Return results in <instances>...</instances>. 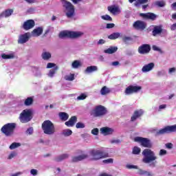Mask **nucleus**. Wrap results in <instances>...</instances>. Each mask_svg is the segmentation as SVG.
Returning <instances> with one entry per match:
<instances>
[{
    "label": "nucleus",
    "instance_id": "obj_57",
    "mask_svg": "<svg viewBox=\"0 0 176 176\" xmlns=\"http://www.w3.org/2000/svg\"><path fill=\"white\" fill-rule=\"evenodd\" d=\"M53 67H56V64L52 63H49L47 65V68H53Z\"/></svg>",
    "mask_w": 176,
    "mask_h": 176
},
{
    "label": "nucleus",
    "instance_id": "obj_63",
    "mask_svg": "<svg viewBox=\"0 0 176 176\" xmlns=\"http://www.w3.org/2000/svg\"><path fill=\"white\" fill-rule=\"evenodd\" d=\"M175 71H176L175 67H172V68H170V69H169L168 72H169L170 74H173V72H175Z\"/></svg>",
    "mask_w": 176,
    "mask_h": 176
},
{
    "label": "nucleus",
    "instance_id": "obj_48",
    "mask_svg": "<svg viewBox=\"0 0 176 176\" xmlns=\"http://www.w3.org/2000/svg\"><path fill=\"white\" fill-rule=\"evenodd\" d=\"M102 163H104V164H109L111 163H113V159L112 158H109L107 160H104L102 161Z\"/></svg>",
    "mask_w": 176,
    "mask_h": 176
},
{
    "label": "nucleus",
    "instance_id": "obj_41",
    "mask_svg": "<svg viewBox=\"0 0 176 176\" xmlns=\"http://www.w3.org/2000/svg\"><path fill=\"white\" fill-rule=\"evenodd\" d=\"M2 58H3L4 60H8L9 58H14V56L12 55V54H3L1 55Z\"/></svg>",
    "mask_w": 176,
    "mask_h": 176
},
{
    "label": "nucleus",
    "instance_id": "obj_36",
    "mask_svg": "<svg viewBox=\"0 0 176 176\" xmlns=\"http://www.w3.org/2000/svg\"><path fill=\"white\" fill-rule=\"evenodd\" d=\"M72 68L77 69L79 67H82V63L79 60H74L72 64Z\"/></svg>",
    "mask_w": 176,
    "mask_h": 176
},
{
    "label": "nucleus",
    "instance_id": "obj_2",
    "mask_svg": "<svg viewBox=\"0 0 176 176\" xmlns=\"http://www.w3.org/2000/svg\"><path fill=\"white\" fill-rule=\"evenodd\" d=\"M106 113H108V110L101 104L96 106L90 111V115L92 118H102L105 116Z\"/></svg>",
    "mask_w": 176,
    "mask_h": 176
},
{
    "label": "nucleus",
    "instance_id": "obj_47",
    "mask_svg": "<svg viewBox=\"0 0 176 176\" xmlns=\"http://www.w3.org/2000/svg\"><path fill=\"white\" fill-rule=\"evenodd\" d=\"M153 50H155V52H159V53H160V54H163V50H162V49H160V47H158L156 45L153 46Z\"/></svg>",
    "mask_w": 176,
    "mask_h": 176
},
{
    "label": "nucleus",
    "instance_id": "obj_23",
    "mask_svg": "<svg viewBox=\"0 0 176 176\" xmlns=\"http://www.w3.org/2000/svg\"><path fill=\"white\" fill-rule=\"evenodd\" d=\"M43 33V28L42 27L36 28L32 32V34L33 35V36H41Z\"/></svg>",
    "mask_w": 176,
    "mask_h": 176
},
{
    "label": "nucleus",
    "instance_id": "obj_9",
    "mask_svg": "<svg viewBox=\"0 0 176 176\" xmlns=\"http://www.w3.org/2000/svg\"><path fill=\"white\" fill-rule=\"evenodd\" d=\"M134 141L139 142L144 148H152V142L148 138L138 136L134 138Z\"/></svg>",
    "mask_w": 176,
    "mask_h": 176
},
{
    "label": "nucleus",
    "instance_id": "obj_24",
    "mask_svg": "<svg viewBox=\"0 0 176 176\" xmlns=\"http://www.w3.org/2000/svg\"><path fill=\"white\" fill-rule=\"evenodd\" d=\"M154 67H155V63H150L144 65L142 67V72H149V71H152V69H153Z\"/></svg>",
    "mask_w": 176,
    "mask_h": 176
},
{
    "label": "nucleus",
    "instance_id": "obj_50",
    "mask_svg": "<svg viewBox=\"0 0 176 176\" xmlns=\"http://www.w3.org/2000/svg\"><path fill=\"white\" fill-rule=\"evenodd\" d=\"M159 155H160V156H164L165 155H167V151H166L164 149H161L160 151Z\"/></svg>",
    "mask_w": 176,
    "mask_h": 176
},
{
    "label": "nucleus",
    "instance_id": "obj_5",
    "mask_svg": "<svg viewBox=\"0 0 176 176\" xmlns=\"http://www.w3.org/2000/svg\"><path fill=\"white\" fill-rule=\"evenodd\" d=\"M89 156L91 160L96 162L97 160H101V159L108 157V153H105L101 150L92 149L89 151Z\"/></svg>",
    "mask_w": 176,
    "mask_h": 176
},
{
    "label": "nucleus",
    "instance_id": "obj_28",
    "mask_svg": "<svg viewBox=\"0 0 176 176\" xmlns=\"http://www.w3.org/2000/svg\"><path fill=\"white\" fill-rule=\"evenodd\" d=\"M58 116L62 122H66V120H68V118H69V115L65 112H60Z\"/></svg>",
    "mask_w": 176,
    "mask_h": 176
},
{
    "label": "nucleus",
    "instance_id": "obj_60",
    "mask_svg": "<svg viewBox=\"0 0 176 176\" xmlns=\"http://www.w3.org/2000/svg\"><path fill=\"white\" fill-rule=\"evenodd\" d=\"M104 43H105V40L104 39H100L98 41V45H104Z\"/></svg>",
    "mask_w": 176,
    "mask_h": 176
},
{
    "label": "nucleus",
    "instance_id": "obj_26",
    "mask_svg": "<svg viewBox=\"0 0 176 176\" xmlns=\"http://www.w3.org/2000/svg\"><path fill=\"white\" fill-rule=\"evenodd\" d=\"M69 157V154H62L58 157H56L54 160L55 162H63V160H65V159H68Z\"/></svg>",
    "mask_w": 176,
    "mask_h": 176
},
{
    "label": "nucleus",
    "instance_id": "obj_3",
    "mask_svg": "<svg viewBox=\"0 0 176 176\" xmlns=\"http://www.w3.org/2000/svg\"><path fill=\"white\" fill-rule=\"evenodd\" d=\"M63 6L67 19H72L75 16V7L72 3L66 0H62Z\"/></svg>",
    "mask_w": 176,
    "mask_h": 176
},
{
    "label": "nucleus",
    "instance_id": "obj_30",
    "mask_svg": "<svg viewBox=\"0 0 176 176\" xmlns=\"http://www.w3.org/2000/svg\"><path fill=\"white\" fill-rule=\"evenodd\" d=\"M148 2H149V0H137L134 3V6H135V8H140L141 5H145V3H148Z\"/></svg>",
    "mask_w": 176,
    "mask_h": 176
},
{
    "label": "nucleus",
    "instance_id": "obj_12",
    "mask_svg": "<svg viewBox=\"0 0 176 176\" xmlns=\"http://www.w3.org/2000/svg\"><path fill=\"white\" fill-rule=\"evenodd\" d=\"M151 45L149 44H142L139 46L138 52L139 54H148L151 52Z\"/></svg>",
    "mask_w": 176,
    "mask_h": 176
},
{
    "label": "nucleus",
    "instance_id": "obj_4",
    "mask_svg": "<svg viewBox=\"0 0 176 176\" xmlns=\"http://www.w3.org/2000/svg\"><path fill=\"white\" fill-rule=\"evenodd\" d=\"M142 153L143 156H144L142 159V162L146 164L151 163V162H155V160L157 159V157H156L155 155V152L151 149L146 148L142 151Z\"/></svg>",
    "mask_w": 176,
    "mask_h": 176
},
{
    "label": "nucleus",
    "instance_id": "obj_6",
    "mask_svg": "<svg viewBox=\"0 0 176 176\" xmlns=\"http://www.w3.org/2000/svg\"><path fill=\"white\" fill-rule=\"evenodd\" d=\"M83 35L81 32H72V31H63L58 34V37L60 39L63 38H69L70 39H76V38H80Z\"/></svg>",
    "mask_w": 176,
    "mask_h": 176
},
{
    "label": "nucleus",
    "instance_id": "obj_20",
    "mask_svg": "<svg viewBox=\"0 0 176 176\" xmlns=\"http://www.w3.org/2000/svg\"><path fill=\"white\" fill-rule=\"evenodd\" d=\"M162 32H163L162 25H156L153 30L152 34L153 36H156V35H159L160 34H162Z\"/></svg>",
    "mask_w": 176,
    "mask_h": 176
},
{
    "label": "nucleus",
    "instance_id": "obj_21",
    "mask_svg": "<svg viewBox=\"0 0 176 176\" xmlns=\"http://www.w3.org/2000/svg\"><path fill=\"white\" fill-rule=\"evenodd\" d=\"M13 9H8L4 10L2 13L0 14V19H2L3 17H10V16H12L13 14Z\"/></svg>",
    "mask_w": 176,
    "mask_h": 176
},
{
    "label": "nucleus",
    "instance_id": "obj_58",
    "mask_svg": "<svg viewBox=\"0 0 176 176\" xmlns=\"http://www.w3.org/2000/svg\"><path fill=\"white\" fill-rule=\"evenodd\" d=\"M113 27H115V24L114 23H107V28H108V29L113 28Z\"/></svg>",
    "mask_w": 176,
    "mask_h": 176
},
{
    "label": "nucleus",
    "instance_id": "obj_59",
    "mask_svg": "<svg viewBox=\"0 0 176 176\" xmlns=\"http://www.w3.org/2000/svg\"><path fill=\"white\" fill-rule=\"evenodd\" d=\"M170 30H171V31H175V30H176V23H173V25H170Z\"/></svg>",
    "mask_w": 176,
    "mask_h": 176
},
{
    "label": "nucleus",
    "instance_id": "obj_31",
    "mask_svg": "<svg viewBox=\"0 0 176 176\" xmlns=\"http://www.w3.org/2000/svg\"><path fill=\"white\" fill-rule=\"evenodd\" d=\"M34 104V98L33 97H28L24 101V105L25 107H30Z\"/></svg>",
    "mask_w": 176,
    "mask_h": 176
},
{
    "label": "nucleus",
    "instance_id": "obj_7",
    "mask_svg": "<svg viewBox=\"0 0 176 176\" xmlns=\"http://www.w3.org/2000/svg\"><path fill=\"white\" fill-rule=\"evenodd\" d=\"M16 129V123H8L4 124L1 129V131L6 135V137H10L14 133V130Z\"/></svg>",
    "mask_w": 176,
    "mask_h": 176
},
{
    "label": "nucleus",
    "instance_id": "obj_39",
    "mask_svg": "<svg viewBox=\"0 0 176 176\" xmlns=\"http://www.w3.org/2000/svg\"><path fill=\"white\" fill-rule=\"evenodd\" d=\"M132 153L133 155H140V153H141V148L138 146H134L133 148Z\"/></svg>",
    "mask_w": 176,
    "mask_h": 176
},
{
    "label": "nucleus",
    "instance_id": "obj_35",
    "mask_svg": "<svg viewBox=\"0 0 176 176\" xmlns=\"http://www.w3.org/2000/svg\"><path fill=\"white\" fill-rule=\"evenodd\" d=\"M57 71H58V67L56 66V67H54V68L50 70L48 76H50V78H53L54 76V74H56V72H57Z\"/></svg>",
    "mask_w": 176,
    "mask_h": 176
},
{
    "label": "nucleus",
    "instance_id": "obj_8",
    "mask_svg": "<svg viewBox=\"0 0 176 176\" xmlns=\"http://www.w3.org/2000/svg\"><path fill=\"white\" fill-rule=\"evenodd\" d=\"M32 120V111L31 109L23 110L19 116V120L21 123H28Z\"/></svg>",
    "mask_w": 176,
    "mask_h": 176
},
{
    "label": "nucleus",
    "instance_id": "obj_45",
    "mask_svg": "<svg viewBox=\"0 0 176 176\" xmlns=\"http://www.w3.org/2000/svg\"><path fill=\"white\" fill-rule=\"evenodd\" d=\"M102 20H106L107 21H112V17L108 14L102 16Z\"/></svg>",
    "mask_w": 176,
    "mask_h": 176
},
{
    "label": "nucleus",
    "instance_id": "obj_40",
    "mask_svg": "<svg viewBox=\"0 0 176 176\" xmlns=\"http://www.w3.org/2000/svg\"><path fill=\"white\" fill-rule=\"evenodd\" d=\"M139 173L140 175L152 176V173L146 170H140Z\"/></svg>",
    "mask_w": 176,
    "mask_h": 176
},
{
    "label": "nucleus",
    "instance_id": "obj_55",
    "mask_svg": "<svg viewBox=\"0 0 176 176\" xmlns=\"http://www.w3.org/2000/svg\"><path fill=\"white\" fill-rule=\"evenodd\" d=\"M26 133H27L28 134H32V133H34V128L30 127V128L28 129V130L26 131Z\"/></svg>",
    "mask_w": 176,
    "mask_h": 176
},
{
    "label": "nucleus",
    "instance_id": "obj_37",
    "mask_svg": "<svg viewBox=\"0 0 176 176\" xmlns=\"http://www.w3.org/2000/svg\"><path fill=\"white\" fill-rule=\"evenodd\" d=\"M62 134L65 137H69V135H72V131L71 129H66L63 131Z\"/></svg>",
    "mask_w": 176,
    "mask_h": 176
},
{
    "label": "nucleus",
    "instance_id": "obj_13",
    "mask_svg": "<svg viewBox=\"0 0 176 176\" xmlns=\"http://www.w3.org/2000/svg\"><path fill=\"white\" fill-rule=\"evenodd\" d=\"M78 153H81V155L78 156H73L72 157V163H78V162H82V160H85V159L89 157V155L83 153L82 151H78Z\"/></svg>",
    "mask_w": 176,
    "mask_h": 176
},
{
    "label": "nucleus",
    "instance_id": "obj_14",
    "mask_svg": "<svg viewBox=\"0 0 176 176\" xmlns=\"http://www.w3.org/2000/svg\"><path fill=\"white\" fill-rule=\"evenodd\" d=\"M133 27L135 30L144 31L146 28V23L144 21H136L133 23Z\"/></svg>",
    "mask_w": 176,
    "mask_h": 176
},
{
    "label": "nucleus",
    "instance_id": "obj_27",
    "mask_svg": "<svg viewBox=\"0 0 176 176\" xmlns=\"http://www.w3.org/2000/svg\"><path fill=\"white\" fill-rule=\"evenodd\" d=\"M118 52V47H110L107 50H104V53L107 54H113V53H116Z\"/></svg>",
    "mask_w": 176,
    "mask_h": 176
},
{
    "label": "nucleus",
    "instance_id": "obj_61",
    "mask_svg": "<svg viewBox=\"0 0 176 176\" xmlns=\"http://www.w3.org/2000/svg\"><path fill=\"white\" fill-rule=\"evenodd\" d=\"M119 65H120L119 61H114V62H112V63H111V65H113V67H116Z\"/></svg>",
    "mask_w": 176,
    "mask_h": 176
},
{
    "label": "nucleus",
    "instance_id": "obj_10",
    "mask_svg": "<svg viewBox=\"0 0 176 176\" xmlns=\"http://www.w3.org/2000/svg\"><path fill=\"white\" fill-rule=\"evenodd\" d=\"M176 124L166 126L164 128L160 129L155 133V135H163L164 134H170V133H175Z\"/></svg>",
    "mask_w": 176,
    "mask_h": 176
},
{
    "label": "nucleus",
    "instance_id": "obj_44",
    "mask_svg": "<svg viewBox=\"0 0 176 176\" xmlns=\"http://www.w3.org/2000/svg\"><path fill=\"white\" fill-rule=\"evenodd\" d=\"M86 98H87V96L85 94H81L79 96L77 97V100L78 101L86 100Z\"/></svg>",
    "mask_w": 176,
    "mask_h": 176
},
{
    "label": "nucleus",
    "instance_id": "obj_18",
    "mask_svg": "<svg viewBox=\"0 0 176 176\" xmlns=\"http://www.w3.org/2000/svg\"><path fill=\"white\" fill-rule=\"evenodd\" d=\"M142 115H144V111H142V110H135L131 118V122H135L138 118H141Z\"/></svg>",
    "mask_w": 176,
    "mask_h": 176
},
{
    "label": "nucleus",
    "instance_id": "obj_38",
    "mask_svg": "<svg viewBox=\"0 0 176 176\" xmlns=\"http://www.w3.org/2000/svg\"><path fill=\"white\" fill-rule=\"evenodd\" d=\"M19 146H21V143H17V142H13L10 146V149L11 151H13V149H16V148H19Z\"/></svg>",
    "mask_w": 176,
    "mask_h": 176
},
{
    "label": "nucleus",
    "instance_id": "obj_16",
    "mask_svg": "<svg viewBox=\"0 0 176 176\" xmlns=\"http://www.w3.org/2000/svg\"><path fill=\"white\" fill-rule=\"evenodd\" d=\"M140 16L146 20H151L152 21H155V19H157V15L153 12L140 13Z\"/></svg>",
    "mask_w": 176,
    "mask_h": 176
},
{
    "label": "nucleus",
    "instance_id": "obj_15",
    "mask_svg": "<svg viewBox=\"0 0 176 176\" xmlns=\"http://www.w3.org/2000/svg\"><path fill=\"white\" fill-rule=\"evenodd\" d=\"M35 27V21L33 19H28L25 21L22 25V28L25 30V31H28Z\"/></svg>",
    "mask_w": 176,
    "mask_h": 176
},
{
    "label": "nucleus",
    "instance_id": "obj_43",
    "mask_svg": "<svg viewBox=\"0 0 176 176\" xmlns=\"http://www.w3.org/2000/svg\"><path fill=\"white\" fill-rule=\"evenodd\" d=\"M155 5H157V6H159V8H164V6H166V3L163 1H156Z\"/></svg>",
    "mask_w": 176,
    "mask_h": 176
},
{
    "label": "nucleus",
    "instance_id": "obj_52",
    "mask_svg": "<svg viewBox=\"0 0 176 176\" xmlns=\"http://www.w3.org/2000/svg\"><path fill=\"white\" fill-rule=\"evenodd\" d=\"M17 155V153H16V152H12L11 153L9 156H8V159H13V157H14V156H16Z\"/></svg>",
    "mask_w": 176,
    "mask_h": 176
},
{
    "label": "nucleus",
    "instance_id": "obj_64",
    "mask_svg": "<svg viewBox=\"0 0 176 176\" xmlns=\"http://www.w3.org/2000/svg\"><path fill=\"white\" fill-rule=\"evenodd\" d=\"M149 6V4H144L142 6V9L143 10H145L146 9V8H148Z\"/></svg>",
    "mask_w": 176,
    "mask_h": 176
},
{
    "label": "nucleus",
    "instance_id": "obj_53",
    "mask_svg": "<svg viewBox=\"0 0 176 176\" xmlns=\"http://www.w3.org/2000/svg\"><path fill=\"white\" fill-rule=\"evenodd\" d=\"M30 173L32 175H38V170L36 169H32Z\"/></svg>",
    "mask_w": 176,
    "mask_h": 176
},
{
    "label": "nucleus",
    "instance_id": "obj_29",
    "mask_svg": "<svg viewBox=\"0 0 176 176\" xmlns=\"http://www.w3.org/2000/svg\"><path fill=\"white\" fill-rule=\"evenodd\" d=\"M98 70V67L97 66H89L85 69L86 74H91V72H96V71Z\"/></svg>",
    "mask_w": 176,
    "mask_h": 176
},
{
    "label": "nucleus",
    "instance_id": "obj_49",
    "mask_svg": "<svg viewBox=\"0 0 176 176\" xmlns=\"http://www.w3.org/2000/svg\"><path fill=\"white\" fill-rule=\"evenodd\" d=\"M76 129H85V124H83L82 122H78L76 124Z\"/></svg>",
    "mask_w": 176,
    "mask_h": 176
},
{
    "label": "nucleus",
    "instance_id": "obj_34",
    "mask_svg": "<svg viewBox=\"0 0 176 176\" xmlns=\"http://www.w3.org/2000/svg\"><path fill=\"white\" fill-rule=\"evenodd\" d=\"M43 60H49L52 58V54L47 52H43L41 54Z\"/></svg>",
    "mask_w": 176,
    "mask_h": 176
},
{
    "label": "nucleus",
    "instance_id": "obj_42",
    "mask_svg": "<svg viewBox=\"0 0 176 176\" xmlns=\"http://www.w3.org/2000/svg\"><path fill=\"white\" fill-rule=\"evenodd\" d=\"M66 80H69L70 82L75 80V74H70L65 77Z\"/></svg>",
    "mask_w": 176,
    "mask_h": 176
},
{
    "label": "nucleus",
    "instance_id": "obj_33",
    "mask_svg": "<svg viewBox=\"0 0 176 176\" xmlns=\"http://www.w3.org/2000/svg\"><path fill=\"white\" fill-rule=\"evenodd\" d=\"M120 36V33L119 32H114L108 36V38L111 39V41H114L115 39H118Z\"/></svg>",
    "mask_w": 176,
    "mask_h": 176
},
{
    "label": "nucleus",
    "instance_id": "obj_56",
    "mask_svg": "<svg viewBox=\"0 0 176 176\" xmlns=\"http://www.w3.org/2000/svg\"><path fill=\"white\" fill-rule=\"evenodd\" d=\"M165 146L168 149H173V143H167Z\"/></svg>",
    "mask_w": 176,
    "mask_h": 176
},
{
    "label": "nucleus",
    "instance_id": "obj_54",
    "mask_svg": "<svg viewBox=\"0 0 176 176\" xmlns=\"http://www.w3.org/2000/svg\"><path fill=\"white\" fill-rule=\"evenodd\" d=\"M126 168H129V169H131V168H135L137 170V168H138V166H135V165H126Z\"/></svg>",
    "mask_w": 176,
    "mask_h": 176
},
{
    "label": "nucleus",
    "instance_id": "obj_25",
    "mask_svg": "<svg viewBox=\"0 0 176 176\" xmlns=\"http://www.w3.org/2000/svg\"><path fill=\"white\" fill-rule=\"evenodd\" d=\"M107 9L110 13H112V14H116V13H120V9H119V7L116 6H108Z\"/></svg>",
    "mask_w": 176,
    "mask_h": 176
},
{
    "label": "nucleus",
    "instance_id": "obj_22",
    "mask_svg": "<svg viewBox=\"0 0 176 176\" xmlns=\"http://www.w3.org/2000/svg\"><path fill=\"white\" fill-rule=\"evenodd\" d=\"M76 120H78V118L76 116H72L71 118L69 120V121L66 122L65 123V126H67V127H72L74 126Z\"/></svg>",
    "mask_w": 176,
    "mask_h": 176
},
{
    "label": "nucleus",
    "instance_id": "obj_19",
    "mask_svg": "<svg viewBox=\"0 0 176 176\" xmlns=\"http://www.w3.org/2000/svg\"><path fill=\"white\" fill-rule=\"evenodd\" d=\"M100 132L104 135H110L111 134H112V133H113V129H112L111 128L105 126L100 129Z\"/></svg>",
    "mask_w": 176,
    "mask_h": 176
},
{
    "label": "nucleus",
    "instance_id": "obj_46",
    "mask_svg": "<svg viewBox=\"0 0 176 176\" xmlns=\"http://www.w3.org/2000/svg\"><path fill=\"white\" fill-rule=\"evenodd\" d=\"M130 41H133V38H131V37H130V36H124L122 38V41L124 43H129V42H130Z\"/></svg>",
    "mask_w": 176,
    "mask_h": 176
},
{
    "label": "nucleus",
    "instance_id": "obj_32",
    "mask_svg": "<svg viewBox=\"0 0 176 176\" xmlns=\"http://www.w3.org/2000/svg\"><path fill=\"white\" fill-rule=\"evenodd\" d=\"M111 93V90L109 88H107V86H104L101 89H100V94L102 96H107V94H109Z\"/></svg>",
    "mask_w": 176,
    "mask_h": 176
},
{
    "label": "nucleus",
    "instance_id": "obj_62",
    "mask_svg": "<svg viewBox=\"0 0 176 176\" xmlns=\"http://www.w3.org/2000/svg\"><path fill=\"white\" fill-rule=\"evenodd\" d=\"M111 144H120V140H114L111 141Z\"/></svg>",
    "mask_w": 176,
    "mask_h": 176
},
{
    "label": "nucleus",
    "instance_id": "obj_17",
    "mask_svg": "<svg viewBox=\"0 0 176 176\" xmlns=\"http://www.w3.org/2000/svg\"><path fill=\"white\" fill-rule=\"evenodd\" d=\"M28 41H30V33H25L24 34L19 36L18 43L23 45V43L28 42Z\"/></svg>",
    "mask_w": 176,
    "mask_h": 176
},
{
    "label": "nucleus",
    "instance_id": "obj_1",
    "mask_svg": "<svg viewBox=\"0 0 176 176\" xmlns=\"http://www.w3.org/2000/svg\"><path fill=\"white\" fill-rule=\"evenodd\" d=\"M41 129L44 134L47 135H53L56 133V127L52 121L47 120L42 123Z\"/></svg>",
    "mask_w": 176,
    "mask_h": 176
},
{
    "label": "nucleus",
    "instance_id": "obj_51",
    "mask_svg": "<svg viewBox=\"0 0 176 176\" xmlns=\"http://www.w3.org/2000/svg\"><path fill=\"white\" fill-rule=\"evenodd\" d=\"M98 129L97 128H95L94 129H92L91 131V133L94 135H98Z\"/></svg>",
    "mask_w": 176,
    "mask_h": 176
},
{
    "label": "nucleus",
    "instance_id": "obj_11",
    "mask_svg": "<svg viewBox=\"0 0 176 176\" xmlns=\"http://www.w3.org/2000/svg\"><path fill=\"white\" fill-rule=\"evenodd\" d=\"M141 90H142V87L141 86L129 85L125 89L124 93L126 96H130L131 94H137L139 91H141Z\"/></svg>",
    "mask_w": 176,
    "mask_h": 176
}]
</instances>
